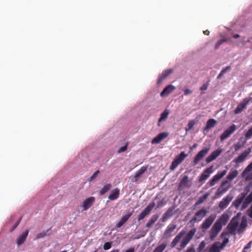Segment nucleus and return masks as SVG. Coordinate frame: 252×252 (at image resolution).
<instances>
[{"instance_id":"nucleus-1","label":"nucleus","mask_w":252,"mask_h":252,"mask_svg":"<svg viewBox=\"0 0 252 252\" xmlns=\"http://www.w3.org/2000/svg\"><path fill=\"white\" fill-rule=\"evenodd\" d=\"M229 219V215L226 213H224L217 220L210 231V238L211 240H214L217 237L221 231L222 226L226 224Z\"/></svg>"},{"instance_id":"nucleus-2","label":"nucleus","mask_w":252,"mask_h":252,"mask_svg":"<svg viewBox=\"0 0 252 252\" xmlns=\"http://www.w3.org/2000/svg\"><path fill=\"white\" fill-rule=\"evenodd\" d=\"M238 174V172L236 170H234L232 172H229L226 177L227 180H225L222 182L220 187L218 189L216 193V195L217 196H220L227 191L230 187V185L228 182V180L232 181L237 176Z\"/></svg>"},{"instance_id":"nucleus-3","label":"nucleus","mask_w":252,"mask_h":252,"mask_svg":"<svg viewBox=\"0 0 252 252\" xmlns=\"http://www.w3.org/2000/svg\"><path fill=\"white\" fill-rule=\"evenodd\" d=\"M207 211L204 209H201L195 213L193 217L189 221L191 225H194L196 222L201 221L202 219L206 215Z\"/></svg>"},{"instance_id":"nucleus-4","label":"nucleus","mask_w":252,"mask_h":252,"mask_svg":"<svg viewBox=\"0 0 252 252\" xmlns=\"http://www.w3.org/2000/svg\"><path fill=\"white\" fill-rule=\"evenodd\" d=\"M187 156L188 154H185L184 152H182L179 155L176 156L172 162L170 169L171 170H174L179 164L182 163Z\"/></svg>"},{"instance_id":"nucleus-5","label":"nucleus","mask_w":252,"mask_h":252,"mask_svg":"<svg viewBox=\"0 0 252 252\" xmlns=\"http://www.w3.org/2000/svg\"><path fill=\"white\" fill-rule=\"evenodd\" d=\"M196 232V228H194L191 229L183 239L181 242L180 247L181 249L184 248L192 239L193 236Z\"/></svg>"},{"instance_id":"nucleus-6","label":"nucleus","mask_w":252,"mask_h":252,"mask_svg":"<svg viewBox=\"0 0 252 252\" xmlns=\"http://www.w3.org/2000/svg\"><path fill=\"white\" fill-rule=\"evenodd\" d=\"M155 206V203L154 202L150 203L139 214L137 218L138 220L140 221L141 220L144 219L146 216L150 215V213L151 212L153 209L154 208Z\"/></svg>"},{"instance_id":"nucleus-7","label":"nucleus","mask_w":252,"mask_h":252,"mask_svg":"<svg viewBox=\"0 0 252 252\" xmlns=\"http://www.w3.org/2000/svg\"><path fill=\"white\" fill-rule=\"evenodd\" d=\"M236 126L234 124L231 125L228 128L225 129L223 132L220 136V139L221 141H223L225 139L228 138L236 130Z\"/></svg>"},{"instance_id":"nucleus-8","label":"nucleus","mask_w":252,"mask_h":252,"mask_svg":"<svg viewBox=\"0 0 252 252\" xmlns=\"http://www.w3.org/2000/svg\"><path fill=\"white\" fill-rule=\"evenodd\" d=\"M210 150V147H206L200 151L195 156L193 159L194 165H196L204 157H205Z\"/></svg>"},{"instance_id":"nucleus-9","label":"nucleus","mask_w":252,"mask_h":252,"mask_svg":"<svg viewBox=\"0 0 252 252\" xmlns=\"http://www.w3.org/2000/svg\"><path fill=\"white\" fill-rule=\"evenodd\" d=\"M210 150V147H206L200 151L195 156L193 159L194 165H196L204 157H205Z\"/></svg>"},{"instance_id":"nucleus-10","label":"nucleus","mask_w":252,"mask_h":252,"mask_svg":"<svg viewBox=\"0 0 252 252\" xmlns=\"http://www.w3.org/2000/svg\"><path fill=\"white\" fill-rule=\"evenodd\" d=\"M216 218V215L211 214L201 224V228L203 229L206 230L208 229L210 226L212 224L215 220Z\"/></svg>"},{"instance_id":"nucleus-11","label":"nucleus","mask_w":252,"mask_h":252,"mask_svg":"<svg viewBox=\"0 0 252 252\" xmlns=\"http://www.w3.org/2000/svg\"><path fill=\"white\" fill-rule=\"evenodd\" d=\"M238 221L236 218H233L227 226V229L229 233L235 234L237 226H238Z\"/></svg>"},{"instance_id":"nucleus-12","label":"nucleus","mask_w":252,"mask_h":252,"mask_svg":"<svg viewBox=\"0 0 252 252\" xmlns=\"http://www.w3.org/2000/svg\"><path fill=\"white\" fill-rule=\"evenodd\" d=\"M134 213V210H128L126 214L124 215L120 220L116 224V227L117 228H120L125 223L129 218Z\"/></svg>"},{"instance_id":"nucleus-13","label":"nucleus","mask_w":252,"mask_h":252,"mask_svg":"<svg viewBox=\"0 0 252 252\" xmlns=\"http://www.w3.org/2000/svg\"><path fill=\"white\" fill-rule=\"evenodd\" d=\"M251 152V148H248V150L244 151L237 158L234 159L233 162H234L236 164H239L243 162Z\"/></svg>"},{"instance_id":"nucleus-14","label":"nucleus","mask_w":252,"mask_h":252,"mask_svg":"<svg viewBox=\"0 0 252 252\" xmlns=\"http://www.w3.org/2000/svg\"><path fill=\"white\" fill-rule=\"evenodd\" d=\"M168 136V133L167 132H163L159 133L157 136L154 138L151 143L152 144H157L159 143L164 139L166 138Z\"/></svg>"},{"instance_id":"nucleus-15","label":"nucleus","mask_w":252,"mask_h":252,"mask_svg":"<svg viewBox=\"0 0 252 252\" xmlns=\"http://www.w3.org/2000/svg\"><path fill=\"white\" fill-rule=\"evenodd\" d=\"M222 152V150L218 149L217 150L213 151L207 158H206V161L207 163L211 162L215 160L218 157H219Z\"/></svg>"},{"instance_id":"nucleus-16","label":"nucleus","mask_w":252,"mask_h":252,"mask_svg":"<svg viewBox=\"0 0 252 252\" xmlns=\"http://www.w3.org/2000/svg\"><path fill=\"white\" fill-rule=\"evenodd\" d=\"M95 198L93 196L86 199L83 202L82 207H83V211H86L90 208L94 202Z\"/></svg>"},{"instance_id":"nucleus-17","label":"nucleus","mask_w":252,"mask_h":252,"mask_svg":"<svg viewBox=\"0 0 252 252\" xmlns=\"http://www.w3.org/2000/svg\"><path fill=\"white\" fill-rule=\"evenodd\" d=\"M252 170V162H251L244 169L242 173V177H246V181H250L252 180V173L247 176V174Z\"/></svg>"},{"instance_id":"nucleus-18","label":"nucleus","mask_w":252,"mask_h":252,"mask_svg":"<svg viewBox=\"0 0 252 252\" xmlns=\"http://www.w3.org/2000/svg\"><path fill=\"white\" fill-rule=\"evenodd\" d=\"M232 199V197L230 195H228L224 198H223L221 201H220L219 207L220 209H224L226 208L229 203L231 202Z\"/></svg>"},{"instance_id":"nucleus-19","label":"nucleus","mask_w":252,"mask_h":252,"mask_svg":"<svg viewBox=\"0 0 252 252\" xmlns=\"http://www.w3.org/2000/svg\"><path fill=\"white\" fill-rule=\"evenodd\" d=\"M173 70L172 69H168L162 71L161 74L159 75L157 81L158 85L160 84L163 80H164L167 77L173 72Z\"/></svg>"},{"instance_id":"nucleus-20","label":"nucleus","mask_w":252,"mask_h":252,"mask_svg":"<svg viewBox=\"0 0 252 252\" xmlns=\"http://www.w3.org/2000/svg\"><path fill=\"white\" fill-rule=\"evenodd\" d=\"M147 167L145 166H142L140 168V169L137 171L135 175L133 176H131V181L132 182H136L138 181L139 178L147 170Z\"/></svg>"},{"instance_id":"nucleus-21","label":"nucleus","mask_w":252,"mask_h":252,"mask_svg":"<svg viewBox=\"0 0 252 252\" xmlns=\"http://www.w3.org/2000/svg\"><path fill=\"white\" fill-rule=\"evenodd\" d=\"M213 172V166L206 169L199 178V182H202L205 181L210 176V174Z\"/></svg>"},{"instance_id":"nucleus-22","label":"nucleus","mask_w":252,"mask_h":252,"mask_svg":"<svg viewBox=\"0 0 252 252\" xmlns=\"http://www.w3.org/2000/svg\"><path fill=\"white\" fill-rule=\"evenodd\" d=\"M249 103V100L245 99L242 103L239 104L237 107L234 110V113L235 114L241 113L244 109H245L246 106Z\"/></svg>"},{"instance_id":"nucleus-23","label":"nucleus","mask_w":252,"mask_h":252,"mask_svg":"<svg viewBox=\"0 0 252 252\" xmlns=\"http://www.w3.org/2000/svg\"><path fill=\"white\" fill-rule=\"evenodd\" d=\"M217 124V121L214 119H209L207 123L205 126L203 128V132L205 131H208L209 129L214 127Z\"/></svg>"},{"instance_id":"nucleus-24","label":"nucleus","mask_w":252,"mask_h":252,"mask_svg":"<svg viewBox=\"0 0 252 252\" xmlns=\"http://www.w3.org/2000/svg\"><path fill=\"white\" fill-rule=\"evenodd\" d=\"M175 89V87L174 86L172 85H169L166 86L161 92L160 93V96L163 97L167 95L172 92H173Z\"/></svg>"},{"instance_id":"nucleus-25","label":"nucleus","mask_w":252,"mask_h":252,"mask_svg":"<svg viewBox=\"0 0 252 252\" xmlns=\"http://www.w3.org/2000/svg\"><path fill=\"white\" fill-rule=\"evenodd\" d=\"M186 233V231L182 230L173 240L171 242V246L172 248H174L178 243L180 241L181 238Z\"/></svg>"},{"instance_id":"nucleus-26","label":"nucleus","mask_w":252,"mask_h":252,"mask_svg":"<svg viewBox=\"0 0 252 252\" xmlns=\"http://www.w3.org/2000/svg\"><path fill=\"white\" fill-rule=\"evenodd\" d=\"M120 195V189L118 188H115L111 190L110 194L108 196L110 200H114L117 199Z\"/></svg>"},{"instance_id":"nucleus-27","label":"nucleus","mask_w":252,"mask_h":252,"mask_svg":"<svg viewBox=\"0 0 252 252\" xmlns=\"http://www.w3.org/2000/svg\"><path fill=\"white\" fill-rule=\"evenodd\" d=\"M170 113L169 109H165L164 111L160 114V118L158 119V126H160V123L162 121H165Z\"/></svg>"},{"instance_id":"nucleus-28","label":"nucleus","mask_w":252,"mask_h":252,"mask_svg":"<svg viewBox=\"0 0 252 252\" xmlns=\"http://www.w3.org/2000/svg\"><path fill=\"white\" fill-rule=\"evenodd\" d=\"M246 194L244 193H242L241 194V196H238L237 198L233 202V205L236 207L238 208L243 200L245 199Z\"/></svg>"},{"instance_id":"nucleus-29","label":"nucleus","mask_w":252,"mask_h":252,"mask_svg":"<svg viewBox=\"0 0 252 252\" xmlns=\"http://www.w3.org/2000/svg\"><path fill=\"white\" fill-rule=\"evenodd\" d=\"M176 227L177 225L175 224H170L164 231V236L170 237L172 232L176 229Z\"/></svg>"},{"instance_id":"nucleus-30","label":"nucleus","mask_w":252,"mask_h":252,"mask_svg":"<svg viewBox=\"0 0 252 252\" xmlns=\"http://www.w3.org/2000/svg\"><path fill=\"white\" fill-rule=\"evenodd\" d=\"M29 234V230H26L23 232L17 239V244L18 246H20L26 240L27 237Z\"/></svg>"},{"instance_id":"nucleus-31","label":"nucleus","mask_w":252,"mask_h":252,"mask_svg":"<svg viewBox=\"0 0 252 252\" xmlns=\"http://www.w3.org/2000/svg\"><path fill=\"white\" fill-rule=\"evenodd\" d=\"M219 242H215L211 247L209 252H220V246H219Z\"/></svg>"},{"instance_id":"nucleus-32","label":"nucleus","mask_w":252,"mask_h":252,"mask_svg":"<svg viewBox=\"0 0 252 252\" xmlns=\"http://www.w3.org/2000/svg\"><path fill=\"white\" fill-rule=\"evenodd\" d=\"M252 202V191L250 194L245 198L243 204V207L246 208L248 205H249Z\"/></svg>"},{"instance_id":"nucleus-33","label":"nucleus","mask_w":252,"mask_h":252,"mask_svg":"<svg viewBox=\"0 0 252 252\" xmlns=\"http://www.w3.org/2000/svg\"><path fill=\"white\" fill-rule=\"evenodd\" d=\"M158 218V216L157 215H153L150 220L147 223L146 226L147 227H151L157 220Z\"/></svg>"},{"instance_id":"nucleus-34","label":"nucleus","mask_w":252,"mask_h":252,"mask_svg":"<svg viewBox=\"0 0 252 252\" xmlns=\"http://www.w3.org/2000/svg\"><path fill=\"white\" fill-rule=\"evenodd\" d=\"M112 185L110 183H108L103 186L102 189L100 190L99 193L100 195H104L106 192H107L111 188Z\"/></svg>"},{"instance_id":"nucleus-35","label":"nucleus","mask_w":252,"mask_h":252,"mask_svg":"<svg viewBox=\"0 0 252 252\" xmlns=\"http://www.w3.org/2000/svg\"><path fill=\"white\" fill-rule=\"evenodd\" d=\"M167 245L165 243L160 244L156 247L153 251V252H163V251L166 248Z\"/></svg>"},{"instance_id":"nucleus-36","label":"nucleus","mask_w":252,"mask_h":252,"mask_svg":"<svg viewBox=\"0 0 252 252\" xmlns=\"http://www.w3.org/2000/svg\"><path fill=\"white\" fill-rule=\"evenodd\" d=\"M198 122L197 120H190L186 127V131L189 130L192 128L194 125L196 124Z\"/></svg>"},{"instance_id":"nucleus-37","label":"nucleus","mask_w":252,"mask_h":252,"mask_svg":"<svg viewBox=\"0 0 252 252\" xmlns=\"http://www.w3.org/2000/svg\"><path fill=\"white\" fill-rule=\"evenodd\" d=\"M188 176H185L182 178L179 184V187H186L189 182Z\"/></svg>"},{"instance_id":"nucleus-38","label":"nucleus","mask_w":252,"mask_h":252,"mask_svg":"<svg viewBox=\"0 0 252 252\" xmlns=\"http://www.w3.org/2000/svg\"><path fill=\"white\" fill-rule=\"evenodd\" d=\"M228 39H221L217 41L215 46V49H217L223 43L227 42Z\"/></svg>"},{"instance_id":"nucleus-39","label":"nucleus","mask_w":252,"mask_h":252,"mask_svg":"<svg viewBox=\"0 0 252 252\" xmlns=\"http://www.w3.org/2000/svg\"><path fill=\"white\" fill-rule=\"evenodd\" d=\"M246 142L244 141L242 143L238 142L236 144H234V147L235 149V151H237L239 150L240 149L244 147Z\"/></svg>"},{"instance_id":"nucleus-40","label":"nucleus","mask_w":252,"mask_h":252,"mask_svg":"<svg viewBox=\"0 0 252 252\" xmlns=\"http://www.w3.org/2000/svg\"><path fill=\"white\" fill-rule=\"evenodd\" d=\"M220 179L217 177L216 175H215L211 180H210L209 183L210 186H214L216 182L219 180Z\"/></svg>"},{"instance_id":"nucleus-41","label":"nucleus","mask_w":252,"mask_h":252,"mask_svg":"<svg viewBox=\"0 0 252 252\" xmlns=\"http://www.w3.org/2000/svg\"><path fill=\"white\" fill-rule=\"evenodd\" d=\"M208 196V194H205L203 196L200 197L199 200L196 202L195 205L202 203L207 198Z\"/></svg>"},{"instance_id":"nucleus-42","label":"nucleus","mask_w":252,"mask_h":252,"mask_svg":"<svg viewBox=\"0 0 252 252\" xmlns=\"http://www.w3.org/2000/svg\"><path fill=\"white\" fill-rule=\"evenodd\" d=\"M245 136L246 139H249L252 137V126L245 134Z\"/></svg>"},{"instance_id":"nucleus-43","label":"nucleus","mask_w":252,"mask_h":252,"mask_svg":"<svg viewBox=\"0 0 252 252\" xmlns=\"http://www.w3.org/2000/svg\"><path fill=\"white\" fill-rule=\"evenodd\" d=\"M227 170H224L222 171L221 172H218V173L215 175L219 179H220L221 178H222L226 173Z\"/></svg>"},{"instance_id":"nucleus-44","label":"nucleus","mask_w":252,"mask_h":252,"mask_svg":"<svg viewBox=\"0 0 252 252\" xmlns=\"http://www.w3.org/2000/svg\"><path fill=\"white\" fill-rule=\"evenodd\" d=\"M229 242V239L227 238H225L223 239L222 243L220 245V249H223L227 244Z\"/></svg>"},{"instance_id":"nucleus-45","label":"nucleus","mask_w":252,"mask_h":252,"mask_svg":"<svg viewBox=\"0 0 252 252\" xmlns=\"http://www.w3.org/2000/svg\"><path fill=\"white\" fill-rule=\"evenodd\" d=\"M112 247V243L110 242H107L104 243L103 245V249L104 250H108L110 249Z\"/></svg>"},{"instance_id":"nucleus-46","label":"nucleus","mask_w":252,"mask_h":252,"mask_svg":"<svg viewBox=\"0 0 252 252\" xmlns=\"http://www.w3.org/2000/svg\"><path fill=\"white\" fill-rule=\"evenodd\" d=\"M205 246H206V243L204 241H202L200 243L199 247L197 248L198 252H199L201 251L203 249H204Z\"/></svg>"},{"instance_id":"nucleus-47","label":"nucleus","mask_w":252,"mask_h":252,"mask_svg":"<svg viewBox=\"0 0 252 252\" xmlns=\"http://www.w3.org/2000/svg\"><path fill=\"white\" fill-rule=\"evenodd\" d=\"M99 170H96L93 175L92 176L90 177V181H92L93 180H94L96 177L97 176V175L99 173Z\"/></svg>"},{"instance_id":"nucleus-48","label":"nucleus","mask_w":252,"mask_h":252,"mask_svg":"<svg viewBox=\"0 0 252 252\" xmlns=\"http://www.w3.org/2000/svg\"><path fill=\"white\" fill-rule=\"evenodd\" d=\"M46 235V232H43L40 233H38L36 236V238L39 239L45 237Z\"/></svg>"},{"instance_id":"nucleus-49","label":"nucleus","mask_w":252,"mask_h":252,"mask_svg":"<svg viewBox=\"0 0 252 252\" xmlns=\"http://www.w3.org/2000/svg\"><path fill=\"white\" fill-rule=\"evenodd\" d=\"M126 149H127V145H125V146H124L121 147L119 149V150H118V152L119 153H121L126 151Z\"/></svg>"},{"instance_id":"nucleus-50","label":"nucleus","mask_w":252,"mask_h":252,"mask_svg":"<svg viewBox=\"0 0 252 252\" xmlns=\"http://www.w3.org/2000/svg\"><path fill=\"white\" fill-rule=\"evenodd\" d=\"M208 86V84H204L202 85V86L200 87V90L201 91H205L207 89Z\"/></svg>"},{"instance_id":"nucleus-51","label":"nucleus","mask_w":252,"mask_h":252,"mask_svg":"<svg viewBox=\"0 0 252 252\" xmlns=\"http://www.w3.org/2000/svg\"><path fill=\"white\" fill-rule=\"evenodd\" d=\"M21 220V219H19L17 222H15L14 225L13 226L12 229H11V231H12L13 230H14L19 225L20 221Z\"/></svg>"},{"instance_id":"nucleus-52","label":"nucleus","mask_w":252,"mask_h":252,"mask_svg":"<svg viewBox=\"0 0 252 252\" xmlns=\"http://www.w3.org/2000/svg\"><path fill=\"white\" fill-rule=\"evenodd\" d=\"M252 245V241H250L247 245L244 247V249L249 250V249L251 247Z\"/></svg>"},{"instance_id":"nucleus-53","label":"nucleus","mask_w":252,"mask_h":252,"mask_svg":"<svg viewBox=\"0 0 252 252\" xmlns=\"http://www.w3.org/2000/svg\"><path fill=\"white\" fill-rule=\"evenodd\" d=\"M192 92V91L191 90L187 89H185L184 91V94L186 95L189 94H191Z\"/></svg>"},{"instance_id":"nucleus-54","label":"nucleus","mask_w":252,"mask_h":252,"mask_svg":"<svg viewBox=\"0 0 252 252\" xmlns=\"http://www.w3.org/2000/svg\"><path fill=\"white\" fill-rule=\"evenodd\" d=\"M231 69V66H227L225 68H223L221 71L225 73L227 71L230 70Z\"/></svg>"},{"instance_id":"nucleus-55","label":"nucleus","mask_w":252,"mask_h":252,"mask_svg":"<svg viewBox=\"0 0 252 252\" xmlns=\"http://www.w3.org/2000/svg\"><path fill=\"white\" fill-rule=\"evenodd\" d=\"M186 252H195L193 247H189Z\"/></svg>"},{"instance_id":"nucleus-56","label":"nucleus","mask_w":252,"mask_h":252,"mask_svg":"<svg viewBox=\"0 0 252 252\" xmlns=\"http://www.w3.org/2000/svg\"><path fill=\"white\" fill-rule=\"evenodd\" d=\"M135 250L133 247L130 248L128 250H127L125 252H134Z\"/></svg>"},{"instance_id":"nucleus-57","label":"nucleus","mask_w":252,"mask_h":252,"mask_svg":"<svg viewBox=\"0 0 252 252\" xmlns=\"http://www.w3.org/2000/svg\"><path fill=\"white\" fill-rule=\"evenodd\" d=\"M197 144L196 143L194 144L192 147H190V149L191 150H192L193 149H195L197 147Z\"/></svg>"},{"instance_id":"nucleus-58","label":"nucleus","mask_w":252,"mask_h":252,"mask_svg":"<svg viewBox=\"0 0 252 252\" xmlns=\"http://www.w3.org/2000/svg\"><path fill=\"white\" fill-rule=\"evenodd\" d=\"M203 33L204 34L208 35L210 33V32L208 30H206V31H203Z\"/></svg>"},{"instance_id":"nucleus-59","label":"nucleus","mask_w":252,"mask_h":252,"mask_svg":"<svg viewBox=\"0 0 252 252\" xmlns=\"http://www.w3.org/2000/svg\"><path fill=\"white\" fill-rule=\"evenodd\" d=\"M233 37L234 38H239L240 37V35L238 34H235L233 35Z\"/></svg>"},{"instance_id":"nucleus-60","label":"nucleus","mask_w":252,"mask_h":252,"mask_svg":"<svg viewBox=\"0 0 252 252\" xmlns=\"http://www.w3.org/2000/svg\"><path fill=\"white\" fill-rule=\"evenodd\" d=\"M222 75H223L221 73H220L218 76H217V79H220Z\"/></svg>"},{"instance_id":"nucleus-61","label":"nucleus","mask_w":252,"mask_h":252,"mask_svg":"<svg viewBox=\"0 0 252 252\" xmlns=\"http://www.w3.org/2000/svg\"><path fill=\"white\" fill-rule=\"evenodd\" d=\"M119 252V250H118V249H115V250H112L111 252Z\"/></svg>"},{"instance_id":"nucleus-62","label":"nucleus","mask_w":252,"mask_h":252,"mask_svg":"<svg viewBox=\"0 0 252 252\" xmlns=\"http://www.w3.org/2000/svg\"><path fill=\"white\" fill-rule=\"evenodd\" d=\"M242 252H248V250L244 248Z\"/></svg>"},{"instance_id":"nucleus-63","label":"nucleus","mask_w":252,"mask_h":252,"mask_svg":"<svg viewBox=\"0 0 252 252\" xmlns=\"http://www.w3.org/2000/svg\"><path fill=\"white\" fill-rule=\"evenodd\" d=\"M220 73H221L222 75H223V74H224V72H223L222 71H221Z\"/></svg>"},{"instance_id":"nucleus-64","label":"nucleus","mask_w":252,"mask_h":252,"mask_svg":"<svg viewBox=\"0 0 252 252\" xmlns=\"http://www.w3.org/2000/svg\"><path fill=\"white\" fill-rule=\"evenodd\" d=\"M189 215H190V214H189H189L186 216V217L187 218L188 216H189Z\"/></svg>"}]
</instances>
